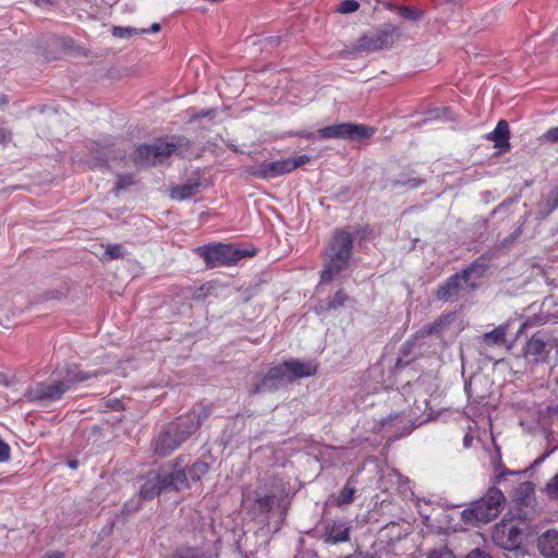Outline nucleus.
Listing matches in <instances>:
<instances>
[{
  "instance_id": "4c0bfd02",
  "label": "nucleus",
  "mask_w": 558,
  "mask_h": 558,
  "mask_svg": "<svg viewBox=\"0 0 558 558\" xmlns=\"http://www.w3.org/2000/svg\"><path fill=\"white\" fill-rule=\"evenodd\" d=\"M547 490L554 498L558 499V473L547 484Z\"/></svg>"
},
{
  "instance_id": "7c9ffc66",
  "label": "nucleus",
  "mask_w": 558,
  "mask_h": 558,
  "mask_svg": "<svg viewBox=\"0 0 558 558\" xmlns=\"http://www.w3.org/2000/svg\"><path fill=\"white\" fill-rule=\"evenodd\" d=\"M522 234V229L518 228L508 238L500 241L497 246L498 251L508 250Z\"/></svg>"
},
{
  "instance_id": "dca6fc26",
  "label": "nucleus",
  "mask_w": 558,
  "mask_h": 558,
  "mask_svg": "<svg viewBox=\"0 0 558 558\" xmlns=\"http://www.w3.org/2000/svg\"><path fill=\"white\" fill-rule=\"evenodd\" d=\"M173 440H178L173 430H171V424L167 426V428L161 432L154 440H153V449L154 452L160 457H167L171 454L177 448L180 446H174Z\"/></svg>"
},
{
  "instance_id": "cd10ccee",
  "label": "nucleus",
  "mask_w": 558,
  "mask_h": 558,
  "mask_svg": "<svg viewBox=\"0 0 558 558\" xmlns=\"http://www.w3.org/2000/svg\"><path fill=\"white\" fill-rule=\"evenodd\" d=\"M349 300L350 298L345 294V292L342 289L338 290L332 296V299L328 301L326 310H336L342 306Z\"/></svg>"
},
{
  "instance_id": "72a5a7b5",
  "label": "nucleus",
  "mask_w": 558,
  "mask_h": 558,
  "mask_svg": "<svg viewBox=\"0 0 558 558\" xmlns=\"http://www.w3.org/2000/svg\"><path fill=\"white\" fill-rule=\"evenodd\" d=\"M171 558H201V555L195 548H183L177 550Z\"/></svg>"
},
{
  "instance_id": "79ce46f5",
  "label": "nucleus",
  "mask_w": 558,
  "mask_h": 558,
  "mask_svg": "<svg viewBox=\"0 0 558 558\" xmlns=\"http://www.w3.org/2000/svg\"><path fill=\"white\" fill-rule=\"evenodd\" d=\"M43 558H64V554L58 550L47 553Z\"/></svg>"
},
{
  "instance_id": "39448f33",
  "label": "nucleus",
  "mask_w": 558,
  "mask_h": 558,
  "mask_svg": "<svg viewBox=\"0 0 558 558\" xmlns=\"http://www.w3.org/2000/svg\"><path fill=\"white\" fill-rule=\"evenodd\" d=\"M177 149L174 143L158 140L153 144H144L136 148L133 161L138 167H150L162 163Z\"/></svg>"
},
{
  "instance_id": "c85d7f7f",
  "label": "nucleus",
  "mask_w": 558,
  "mask_h": 558,
  "mask_svg": "<svg viewBox=\"0 0 558 558\" xmlns=\"http://www.w3.org/2000/svg\"><path fill=\"white\" fill-rule=\"evenodd\" d=\"M275 496L265 494V495H257L255 502L258 506V509L263 512L270 511L272 505H274Z\"/></svg>"
},
{
  "instance_id": "5fc2aeb1",
  "label": "nucleus",
  "mask_w": 558,
  "mask_h": 558,
  "mask_svg": "<svg viewBox=\"0 0 558 558\" xmlns=\"http://www.w3.org/2000/svg\"><path fill=\"white\" fill-rule=\"evenodd\" d=\"M379 47H380V46H379V45H377V44H374V45L372 46V48H374V49H377V48H379Z\"/></svg>"
},
{
  "instance_id": "aec40b11",
  "label": "nucleus",
  "mask_w": 558,
  "mask_h": 558,
  "mask_svg": "<svg viewBox=\"0 0 558 558\" xmlns=\"http://www.w3.org/2000/svg\"><path fill=\"white\" fill-rule=\"evenodd\" d=\"M496 253L487 252L474 260L468 268L461 270V272H465V278L470 281L472 275H476L477 277H483L488 269L486 260H492L496 257Z\"/></svg>"
},
{
  "instance_id": "37998d69",
  "label": "nucleus",
  "mask_w": 558,
  "mask_h": 558,
  "mask_svg": "<svg viewBox=\"0 0 558 558\" xmlns=\"http://www.w3.org/2000/svg\"><path fill=\"white\" fill-rule=\"evenodd\" d=\"M549 201L551 203V208L558 207V191L551 194Z\"/></svg>"
},
{
  "instance_id": "6e6552de",
  "label": "nucleus",
  "mask_w": 558,
  "mask_h": 558,
  "mask_svg": "<svg viewBox=\"0 0 558 558\" xmlns=\"http://www.w3.org/2000/svg\"><path fill=\"white\" fill-rule=\"evenodd\" d=\"M207 415L208 413L205 409L198 411L193 410L189 414L180 416L175 421L171 422V430H173V434L178 438V440H173V445L181 446L184 441H186L193 434L196 433Z\"/></svg>"
},
{
  "instance_id": "3c124183",
  "label": "nucleus",
  "mask_w": 558,
  "mask_h": 558,
  "mask_svg": "<svg viewBox=\"0 0 558 558\" xmlns=\"http://www.w3.org/2000/svg\"><path fill=\"white\" fill-rule=\"evenodd\" d=\"M506 205V202H504L502 204H500L496 209L495 211H497L498 209H500L501 207H504Z\"/></svg>"
},
{
  "instance_id": "4d7b16f0",
  "label": "nucleus",
  "mask_w": 558,
  "mask_h": 558,
  "mask_svg": "<svg viewBox=\"0 0 558 558\" xmlns=\"http://www.w3.org/2000/svg\"><path fill=\"white\" fill-rule=\"evenodd\" d=\"M2 378H4V375L0 374V383L2 381Z\"/></svg>"
},
{
  "instance_id": "49530a36",
  "label": "nucleus",
  "mask_w": 558,
  "mask_h": 558,
  "mask_svg": "<svg viewBox=\"0 0 558 558\" xmlns=\"http://www.w3.org/2000/svg\"><path fill=\"white\" fill-rule=\"evenodd\" d=\"M208 113H209V111H202V112H199L197 114H194L192 118L196 120V119H199V118H203V117L207 116Z\"/></svg>"
},
{
  "instance_id": "b1692460",
  "label": "nucleus",
  "mask_w": 558,
  "mask_h": 558,
  "mask_svg": "<svg viewBox=\"0 0 558 558\" xmlns=\"http://www.w3.org/2000/svg\"><path fill=\"white\" fill-rule=\"evenodd\" d=\"M387 8L390 10H396L403 19L413 21V22L420 21L424 15V12L422 10L410 8V7H404V5L396 7L392 4H388Z\"/></svg>"
},
{
  "instance_id": "bb28decb",
  "label": "nucleus",
  "mask_w": 558,
  "mask_h": 558,
  "mask_svg": "<svg viewBox=\"0 0 558 558\" xmlns=\"http://www.w3.org/2000/svg\"><path fill=\"white\" fill-rule=\"evenodd\" d=\"M355 487L348 481L344 487L340 490L337 502L338 505H349L353 501Z\"/></svg>"
},
{
  "instance_id": "473e14b6",
  "label": "nucleus",
  "mask_w": 558,
  "mask_h": 558,
  "mask_svg": "<svg viewBox=\"0 0 558 558\" xmlns=\"http://www.w3.org/2000/svg\"><path fill=\"white\" fill-rule=\"evenodd\" d=\"M133 184H134V180H133L132 175H130V174L119 175L117 179V182H116V190L118 192L122 191V190H126L128 187H130Z\"/></svg>"
},
{
  "instance_id": "2eb2a0df",
  "label": "nucleus",
  "mask_w": 558,
  "mask_h": 558,
  "mask_svg": "<svg viewBox=\"0 0 558 558\" xmlns=\"http://www.w3.org/2000/svg\"><path fill=\"white\" fill-rule=\"evenodd\" d=\"M290 377V383L295 379L314 376L317 373V365L311 362H301L299 360H289L283 363Z\"/></svg>"
},
{
  "instance_id": "7ed1b4c3",
  "label": "nucleus",
  "mask_w": 558,
  "mask_h": 558,
  "mask_svg": "<svg viewBox=\"0 0 558 558\" xmlns=\"http://www.w3.org/2000/svg\"><path fill=\"white\" fill-rule=\"evenodd\" d=\"M506 501L504 493L493 486L478 500L462 511V520L466 524L487 523L494 520L501 511Z\"/></svg>"
},
{
  "instance_id": "de8ad7c7",
  "label": "nucleus",
  "mask_w": 558,
  "mask_h": 558,
  "mask_svg": "<svg viewBox=\"0 0 558 558\" xmlns=\"http://www.w3.org/2000/svg\"><path fill=\"white\" fill-rule=\"evenodd\" d=\"M463 441H464V446H465V447H470V446H471V442H472V438H471L469 435H466V436L464 437V440H463Z\"/></svg>"
},
{
  "instance_id": "6ab92c4d",
  "label": "nucleus",
  "mask_w": 558,
  "mask_h": 558,
  "mask_svg": "<svg viewBox=\"0 0 558 558\" xmlns=\"http://www.w3.org/2000/svg\"><path fill=\"white\" fill-rule=\"evenodd\" d=\"M350 527L342 522H333L326 527L325 537L326 542L330 544H338L349 541Z\"/></svg>"
},
{
  "instance_id": "58836bf2",
  "label": "nucleus",
  "mask_w": 558,
  "mask_h": 558,
  "mask_svg": "<svg viewBox=\"0 0 558 558\" xmlns=\"http://www.w3.org/2000/svg\"><path fill=\"white\" fill-rule=\"evenodd\" d=\"M289 162L293 165V170L310 162V157L306 155L299 156L296 158H288Z\"/></svg>"
},
{
  "instance_id": "f03ea898",
  "label": "nucleus",
  "mask_w": 558,
  "mask_h": 558,
  "mask_svg": "<svg viewBox=\"0 0 558 558\" xmlns=\"http://www.w3.org/2000/svg\"><path fill=\"white\" fill-rule=\"evenodd\" d=\"M353 240L349 232L338 231L330 241L327 251L320 282L327 283L333 280L349 264L352 255Z\"/></svg>"
},
{
  "instance_id": "c9c22d12",
  "label": "nucleus",
  "mask_w": 558,
  "mask_h": 558,
  "mask_svg": "<svg viewBox=\"0 0 558 558\" xmlns=\"http://www.w3.org/2000/svg\"><path fill=\"white\" fill-rule=\"evenodd\" d=\"M544 142L558 143V126L549 129L542 136Z\"/></svg>"
},
{
  "instance_id": "4468645a",
  "label": "nucleus",
  "mask_w": 558,
  "mask_h": 558,
  "mask_svg": "<svg viewBox=\"0 0 558 558\" xmlns=\"http://www.w3.org/2000/svg\"><path fill=\"white\" fill-rule=\"evenodd\" d=\"M166 490H181L190 486L187 473L182 469V459L178 458L173 471L163 474Z\"/></svg>"
},
{
  "instance_id": "a878e982",
  "label": "nucleus",
  "mask_w": 558,
  "mask_h": 558,
  "mask_svg": "<svg viewBox=\"0 0 558 558\" xmlns=\"http://www.w3.org/2000/svg\"><path fill=\"white\" fill-rule=\"evenodd\" d=\"M111 33L116 38H125L126 39L133 35L146 34L147 31H146V28L138 29L135 27L113 26L111 29Z\"/></svg>"
},
{
  "instance_id": "864d4df0",
  "label": "nucleus",
  "mask_w": 558,
  "mask_h": 558,
  "mask_svg": "<svg viewBox=\"0 0 558 558\" xmlns=\"http://www.w3.org/2000/svg\"><path fill=\"white\" fill-rule=\"evenodd\" d=\"M303 136L307 137V138H311L313 136L312 133H308V134H302Z\"/></svg>"
},
{
  "instance_id": "412c9836",
  "label": "nucleus",
  "mask_w": 558,
  "mask_h": 558,
  "mask_svg": "<svg viewBox=\"0 0 558 558\" xmlns=\"http://www.w3.org/2000/svg\"><path fill=\"white\" fill-rule=\"evenodd\" d=\"M199 186H201V184L197 180L189 181L187 183L177 185L171 189L170 197L172 199H178V201H184V199L191 198L199 192Z\"/></svg>"
},
{
  "instance_id": "0eeeda50",
  "label": "nucleus",
  "mask_w": 558,
  "mask_h": 558,
  "mask_svg": "<svg viewBox=\"0 0 558 558\" xmlns=\"http://www.w3.org/2000/svg\"><path fill=\"white\" fill-rule=\"evenodd\" d=\"M553 348L558 349V339L544 331H537L523 347V355L533 363H546Z\"/></svg>"
},
{
  "instance_id": "f704fd0d",
  "label": "nucleus",
  "mask_w": 558,
  "mask_h": 558,
  "mask_svg": "<svg viewBox=\"0 0 558 558\" xmlns=\"http://www.w3.org/2000/svg\"><path fill=\"white\" fill-rule=\"evenodd\" d=\"M426 558H454L452 553L447 548L432 550Z\"/></svg>"
},
{
  "instance_id": "8fccbe9b",
  "label": "nucleus",
  "mask_w": 558,
  "mask_h": 558,
  "mask_svg": "<svg viewBox=\"0 0 558 558\" xmlns=\"http://www.w3.org/2000/svg\"><path fill=\"white\" fill-rule=\"evenodd\" d=\"M70 466H71L72 469H75V468H76V462H75V461L70 462Z\"/></svg>"
},
{
  "instance_id": "393cba45",
  "label": "nucleus",
  "mask_w": 558,
  "mask_h": 558,
  "mask_svg": "<svg viewBox=\"0 0 558 558\" xmlns=\"http://www.w3.org/2000/svg\"><path fill=\"white\" fill-rule=\"evenodd\" d=\"M209 471V464L204 461H196L187 469L190 481H199Z\"/></svg>"
},
{
  "instance_id": "5701e85b",
  "label": "nucleus",
  "mask_w": 558,
  "mask_h": 558,
  "mask_svg": "<svg viewBox=\"0 0 558 558\" xmlns=\"http://www.w3.org/2000/svg\"><path fill=\"white\" fill-rule=\"evenodd\" d=\"M449 323H450V315L441 316L434 323L424 326L421 330V333L423 336L441 333L448 327Z\"/></svg>"
},
{
  "instance_id": "c756f323",
  "label": "nucleus",
  "mask_w": 558,
  "mask_h": 558,
  "mask_svg": "<svg viewBox=\"0 0 558 558\" xmlns=\"http://www.w3.org/2000/svg\"><path fill=\"white\" fill-rule=\"evenodd\" d=\"M360 9V3L356 0H343L339 3L337 12L341 14L354 13Z\"/></svg>"
},
{
  "instance_id": "f8f14e48",
  "label": "nucleus",
  "mask_w": 558,
  "mask_h": 558,
  "mask_svg": "<svg viewBox=\"0 0 558 558\" xmlns=\"http://www.w3.org/2000/svg\"><path fill=\"white\" fill-rule=\"evenodd\" d=\"M463 283L470 286L471 289H475L476 284L470 282L465 278V272H457L449 277L441 286L438 287L435 295L438 300L441 301H451L459 295L460 290L462 289Z\"/></svg>"
},
{
  "instance_id": "ddd939ff",
  "label": "nucleus",
  "mask_w": 558,
  "mask_h": 558,
  "mask_svg": "<svg viewBox=\"0 0 558 558\" xmlns=\"http://www.w3.org/2000/svg\"><path fill=\"white\" fill-rule=\"evenodd\" d=\"M166 490L162 474L150 472L142 478L140 495L143 499L150 500Z\"/></svg>"
},
{
  "instance_id": "423d86ee",
  "label": "nucleus",
  "mask_w": 558,
  "mask_h": 558,
  "mask_svg": "<svg viewBox=\"0 0 558 558\" xmlns=\"http://www.w3.org/2000/svg\"><path fill=\"white\" fill-rule=\"evenodd\" d=\"M375 133L373 128L364 124L339 123L323 128L318 131L322 138H341L361 141L371 137Z\"/></svg>"
},
{
  "instance_id": "13d9d810",
  "label": "nucleus",
  "mask_w": 558,
  "mask_h": 558,
  "mask_svg": "<svg viewBox=\"0 0 558 558\" xmlns=\"http://www.w3.org/2000/svg\"><path fill=\"white\" fill-rule=\"evenodd\" d=\"M344 558V557H343Z\"/></svg>"
},
{
  "instance_id": "a19ab883",
  "label": "nucleus",
  "mask_w": 558,
  "mask_h": 558,
  "mask_svg": "<svg viewBox=\"0 0 558 558\" xmlns=\"http://www.w3.org/2000/svg\"><path fill=\"white\" fill-rule=\"evenodd\" d=\"M344 558H375L371 553H354L352 555L345 556Z\"/></svg>"
},
{
  "instance_id": "9d476101",
  "label": "nucleus",
  "mask_w": 558,
  "mask_h": 558,
  "mask_svg": "<svg viewBox=\"0 0 558 558\" xmlns=\"http://www.w3.org/2000/svg\"><path fill=\"white\" fill-rule=\"evenodd\" d=\"M289 384L291 383L288 372L283 364H279L268 371V373L255 386L252 392H272Z\"/></svg>"
},
{
  "instance_id": "603ef678",
  "label": "nucleus",
  "mask_w": 558,
  "mask_h": 558,
  "mask_svg": "<svg viewBox=\"0 0 558 558\" xmlns=\"http://www.w3.org/2000/svg\"><path fill=\"white\" fill-rule=\"evenodd\" d=\"M412 181H413V183L411 184V186H416L418 184L417 180L414 179Z\"/></svg>"
},
{
  "instance_id": "a18cd8bd",
  "label": "nucleus",
  "mask_w": 558,
  "mask_h": 558,
  "mask_svg": "<svg viewBox=\"0 0 558 558\" xmlns=\"http://www.w3.org/2000/svg\"><path fill=\"white\" fill-rule=\"evenodd\" d=\"M147 33H158L160 31V24L159 23H154L151 24V26L146 29Z\"/></svg>"
},
{
  "instance_id": "09e8293b",
  "label": "nucleus",
  "mask_w": 558,
  "mask_h": 558,
  "mask_svg": "<svg viewBox=\"0 0 558 558\" xmlns=\"http://www.w3.org/2000/svg\"><path fill=\"white\" fill-rule=\"evenodd\" d=\"M36 3H48L50 0H34Z\"/></svg>"
},
{
  "instance_id": "4be33fe9",
  "label": "nucleus",
  "mask_w": 558,
  "mask_h": 558,
  "mask_svg": "<svg viewBox=\"0 0 558 558\" xmlns=\"http://www.w3.org/2000/svg\"><path fill=\"white\" fill-rule=\"evenodd\" d=\"M506 331H507V326L506 325L498 326L494 330L483 335V337H482L483 343L488 345V347L499 345V344L504 343L505 340H506L505 339L506 338Z\"/></svg>"
},
{
  "instance_id": "ea45409f",
  "label": "nucleus",
  "mask_w": 558,
  "mask_h": 558,
  "mask_svg": "<svg viewBox=\"0 0 558 558\" xmlns=\"http://www.w3.org/2000/svg\"><path fill=\"white\" fill-rule=\"evenodd\" d=\"M466 558H492L488 554H486L485 551L476 548L474 550H472L468 556Z\"/></svg>"
},
{
  "instance_id": "20e7f679",
  "label": "nucleus",
  "mask_w": 558,
  "mask_h": 558,
  "mask_svg": "<svg viewBox=\"0 0 558 558\" xmlns=\"http://www.w3.org/2000/svg\"><path fill=\"white\" fill-rule=\"evenodd\" d=\"M206 264L210 267L230 266L236 264L240 259L251 255L245 250H240L231 244L218 243L215 245H205L198 248Z\"/></svg>"
},
{
  "instance_id": "e433bc0d",
  "label": "nucleus",
  "mask_w": 558,
  "mask_h": 558,
  "mask_svg": "<svg viewBox=\"0 0 558 558\" xmlns=\"http://www.w3.org/2000/svg\"><path fill=\"white\" fill-rule=\"evenodd\" d=\"M11 449L10 446L0 440V462H7L10 459Z\"/></svg>"
},
{
  "instance_id": "c03bdc74",
  "label": "nucleus",
  "mask_w": 558,
  "mask_h": 558,
  "mask_svg": "<svg viewBox=\"0 0 558 558\" xmlns=\"http://www.w3.org/2000/svg\"><path fill=\"white\" fill-rule=\"evenodd\" d=\"M506 474H514V472H505V471H501L500 473L496 474V475H495V481H494V482H495V484H496V483H499V482L505 477V475H506Z\"/></svg>"
},
{
  "instance_id": "2f4dec72",
  "label": "nucleus",
  "mask_w": 558,
  "mask_h": 558,
  "mask_svg": "<svg viewBox=\"0 0 558 558\" xmlns=\"http://www.w3.org/2000/svg\"><path fill=\"white\" fill-rule=\"evenodd\" d=\"M105 254L110 259L122 258L124 256L123 246L120 244H110L107 246Z\"/></svg>"
},
{
  "instance_id": "a211bd4d",
  "label": "nucleus",
  "mask_w": 558,
  "mask_h": 558,
  "mask_svg": "<svg viewBox=\"0 0 558 558\" xmlns=\"http://www.w3.org/2000/svg\"><path fill=\"white\" fill-rule=\"evenodd\" d=\"M509 124L506 120H500L495 130L487 136L493 141L496 148L507 150L509 148Z\"/></svg>"
},
{
  "instance_id": "f3484780",
  "label": "nucleus",
  "mask_w": 558,
  "mask_h": 558,
  "mask_svg": "<svg viewBox=\"0 0 558 558\" xmlns=\"http://www.w3.org/2000/svg\"><path fill=\"white\" fill-rule=\"evenodd\" d=\"M537 548L546 558H558V530H547L539 535Z\"/></svg>"
},
{
  "instance_id": "1a4fd4ad",
  "label": "nucleus",
  "mask_w": 558,
  "mask_h": 558,
  "mask_svg": "<svg viewBox=\"0 0 558 558\" xmlns=\"http://www.w3.org/2000/svg\"><path fill=\"white\" fill-rule=\"evenodd\" d=\"M521 529L512 522H500L493 531L494 543L506 550H513L521 544Z\"/></svg>"
},
{
  "instance_id": "9b49d317",
  "label": "nucleus",
  "mask_w": 558,
  "mask_h": 558,
  "mask_svg": "<svg viewBox=\"0 0 558 558\" xmlns=\"http://www.w3.org/2000/svg\"><path fill=\"white\" fill-rule=\"evenodd\" d=\"M293 171V165L289 159L278 160L274 162H263L259 165L251 166L246 172L255 178L269 180L279 175H283Z\"/></svg>"
},
{
  "instance_id": "f257e3e1",
  "label": "nucleus",
  "mask_w": 558,
  "mask_h": 558,
  "mask_svg": "<svg viewBox=\"0 0 558 558\" xmlns=\"http://www.w3.org/2000/svg\"><path fill=\"white\" fill-rule=\"evenodd\" d=\"M101 372H83L74 365L66 369L63 379L58 381H43L29 387L25 393L29 401H38L41 403H50L60 400L63 395L74 385L97 377Z\"/></svg>"
},
{
  "instance_id": "6e6d98bb",
  "label": "nucleus",
  "mask_w": 558,
  "mask_h": 558,
  "mask_svg": "<svg viewBox=\"0 0 558 558\" xmlns=\"http://www.w3.org/2000/svg\"><path fill=\"white\" fill-rule=\"evenodd\" d=\"M522 485L526 486V487H530L531 484L529 482H526V483H523Z\"/></svg>"
}]
</instances>
